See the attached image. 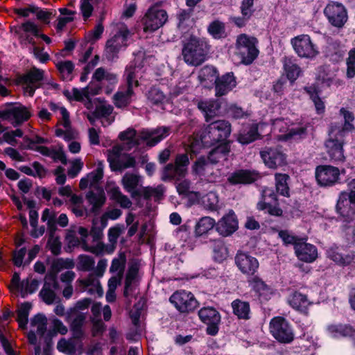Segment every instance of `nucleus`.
<instances>
[{"label": "nucleus", "mask_w": 355, "mask_h": 355, "mask_svg": "<svg viewBox=\"0 0 355 355\" xmlns=\"http://www.w3.org/2000/svg\"><path fill=\"white\" fill-rule=\"evenodd\" d=\"M228 257V250L222 241H216L214 244V259L222 262Z\"/></svg>", "instance_id": "nucleus-58"}, {"label": "nucleus", "mask_w": 355, "mask_h": 355, "mask_svg": "<svg viewBox=\"0 0 355 355\" xmlns=\"http://www.w3.org/2000/svg\"><path fill=\"white\" fill-rule=\"evenodd\" d=\"M337 212L344 218H349L355 214V191H343L336 205Z\"/></svg>", "instance_id": "nucleus-21"}, {"label": "nucleus", "mask_w": 355, "mask_h": 355, "mask_svg": "<svg viewBox=\"0 0 355 355\" xmlns=\"http://www.w3.org/2000/svg\"><path fill=\"white\" fill-rule=\"evenodd\" d=\"M31 111L19 103L8 105L0 111V119L9 121L14 126L21 125L31 116Z\"/></svg>", "instance_id": "nucleus-13"}, {"label": "nucleus", "mask_w": 355, "mask_h": 355, "mask_svg": "<svg viewBox=\"0 0 355 355\" xmlns=\"http://www.w3.org/2000/svg\"><path fill=\"white\" fill-rule=\"evenodd\" d=\"M259 173L255 171L239 170L232 173L227 180L232 184H248L259 178Z\"/></svg>", "instance_id": "nucleus-34"}, {"label": "nucleus", "mask_w": 355, "mask_h": 355, "mask_svg": "<svg viewBox=\"0 0 355 355\" xmlns=\"http://www.w3.org/2000/svg\"><path fill=\"white\" fill-rule=\"evenodd\" d=\"M46 324L47 319L42 314H37L31 320V330L28 334V339L31 344L35 345V355L40 354L42 342L45 339Z\"/></svg>", "instance_id": "nucleus-9"}, {"label": "nucleus", "mask_w": 355, "mask_h": 355, "mask_svg": "<svg viewBox=\"0 0 355 355\" xmlns=\"http://www.w3.org/2000/svg\"><path fill=\"white\" fill-rule=\"evenodd\" d=\"M57 67L64 79H71V74L73 69V64L71 62H60L58 63Z\"/></svg>", "instance_id": "nucleus-62"}, {"label": "nucleus", "mask_w": 355, "mask_h": 355, "mask_svg": "<svg viewBox=\"0 0 355 355\" xmlns=\"http://www.w3.org/2000/svg\"><path fill=\"white\" fill-rule=\"evenodd\" d=\"M284 69L288 79L293 83L300 76L301 69L300 67L295 64L291 58H284Z\"/></svg>", "instance_id": "nucleus-45"}, {"label": "nucleus", "mask_w": 355, "mask_h": 355, "mask_svg": "<svg viewBox=\"0 0 355 355\" xmlns=\"http://www.w3.org/2000/svg\"><path fill=\"white\" fill-rule=\"evenodd\" d=\"M133 94L132 87L128 86L125 92L119 91L114 95V103L116 106L122 107L126 106L130 102Z\"/></svg>", "instance_id": "nucleus-55"}, {"label": "nucleus", "mask_w": 355, "mask_h": 355, "mask_svg": "<svg viewBox=\"0 0 355 355\" xmlns=\"http://www.w3.org/2000/svg\"><path fill=\"white\" fill-rule=\"evenodd\" d=\"M97 93V89L89 91V87H85L83 89L73 88L71 90H66L64 94L69 100L83 101L85 98L88 99L89 95H95Z\"/></svg>", "instance_id": "nucleus-44"}, {"label": "nucleus", "mask_w": 355, "mask_h": 355, "mask_svg": "<svg viewBox=\"0 0 355 355\" xmlns=\"http://www.w3.org/2000/svg\"><path fill=\"white\" fill-rule=\"evenodd\" d=\"M354 328L347 324H333L328 325L327 332L328 335L334 338L346 336H352Z\"/></svg>", "instance_id": "nucleus-38"}, {"label": "nucleus", "mask_w": 355, "mask_h": 355, "mask_svg": "<svg viewBox=\"0 0 355 355\" xmlns=\"http://www.w3.org/2000/svg\"><path fill=\"white\" fill-rule=\"evenodd\" d=\"M218 76V71L214 67L207 65L200 69L198 78L202 87L212 88Z\"/></svg>", "instance_id": "nucleus-33"}, {"label": "nucleus", "mask_w": 355, "mask_h": 355, "mask_svg": "<svg viewBox=\"0 0 355 355\" xmlns=\"http://www.w3.org/2000/svg\"><path fill=\"white\" fill-rule=\"evenodd\" d=\"M231 133L230 123L224 120H218L211 123L205 129L203 135L198 139L196 137L190 140L189 144V151L191 153L197 154L198 150L207 146L223 141Z\"/></svg>", "instance_id": "nucleus-2"}, {"label": "nucleus", "mask_w": 355, "mask_h": 355, "mask_svg": "<svg viewBox=\"0 0 355 355\" xmlns=\"http://www.w3.org/2000/svg\"><path fill=\"white\" fill-rule=\"evenodd\" d=\"M94 259L88 255L81 254L78 257L77 269L83 271H90L94 267Z\"/></svg>", "instance_id": "nucleus-59"}, {"label": "nucleus", "mask_w": 355, "mask_h": 355, "mask_svg": "<svg viewBox=\"0 0 355 355\" xmlns=\"http://www.w3.org/2000/svg\"><path fill=\"white\" fill-rule=\"evenodd\" d=\"M50 110L54 112L56 116L61 120L62 125L68 129L70 126L69 114L67 109L60 104L51 103L49 104Z\"/></svg>", "instance_id": "nucleus-46"}, {"label": "nucleus", "mask_w": 355, "mask_h": 355, "mask_svg": "<svg viewBox=\"0 0 355 355\" xmlns=\"http://www.w3.org/2000/svg\"><path fill=\"white\" fill-rule=\"evenodd\" d=\"M216 226V221L209 216L201 218L196 225L195 233L200 236L211 230L214 226Z\"/></svg>", "instance_id": "nucleus-48"}, {"label": "nucleus", "mask_w": 355, "mask_h": 355, "mask_svg": "<svg viewBox=\"0 0 355 355\" xmlns=\"http://www.w3.org/2000/svg\"><path fill=\"white\" fill-rule=\"evenodd\" d=\"M265 126H266V124L260 123L243 128L238 135L237 141L242 144H248L255 141L260 135L258 131L260 130L262 133V129Z\"/></svg>", "instance_id": "nucleus-32"}, {"label": "nucleus", "mask_w": 355, "mask_h": 355, "mask_svg": "<svg viewBox=\"0 0 355 355\" xmlns=\"http://www.w3.org/2000/svg\"><path fill=\"white\" fill-rule=\"evenodd\" d=\"M345 169L340 170L331 165H321L315 168V175L318 184L322 187H332L340 182V175Z\"/></svg>", "instance_id": "nucleus-11"}, {"label": "nucleus", "mask_w": 355, "mask_h": 355, "mask_svg": "<svg viewBox=\"0 0 355 355\" xmlns=\"http://www.w3.org/2000/svg\"><path fill=\"white\" fill-rule=\"evenodd\" d=\"M270 331L280 343H288L294 338V333L288 321L282 317H275L270 322Z\"/></svg>", "instance_id": "nucleus-14"}, {"label": "nucleus", "mask_w": 355, "mask_h": 355, "mask_svg": "<svg viewBox=\"0 0 355 355\" xmlns=\"http://www.w3.org/2000/svg\"><path fill=\"white\" fill-rule=\"evenodd\" d=\"M277 196L271 189H265L262 191L261 200L257 203L259 210L265 211L273 216H280L282 211L277 205Z\"/></svg>", "instance_id": "nucleus-22"}, {"label": "nucleus", "mask_w": 355, "mask_h": 355, "mask_svg": "<svg viewBox=\"0 0 355 355\" xmlns=\"http://www.w3.org/2000/svg\"><path fill=\"white\" fill-rule=\"evenodd\" d=\"M32 305L29 302H24L20 305L17 311V321L21 328H24L28 322L29 312Z\"/></svg>", "instance_id": "nucleus-56"}, {"label": "nucleus", "mask_w": 355, "mask_h": 355, "mask_svg": "<svg viewBox=\"0 0 355 355\" xmlns=\"http://www.w3.org/2000/svg\"><path fill=\"white\" fill-rule=\"evenodd\" d=\"M69 163L71 166L67 171V173L69 177L73 178L82 171L84 166V163L80 158L74 159Z\"/></svg>", "instance_id": "nucleus-63"}, {"label": "nucleus", "mask_w": 355, "mask_h": 355, "mask_svg": "<svg viewBox=\"0 0 355 355\" xmlns=\"http://www.w3.org/2000/svg\"><path fill=\"white\" fill-rule=\"evenodd\" d=\"M272 125V134L278 140L281 141L301 137L306 133V125L290 127L289 121L282 119L273 121Z\"/></svg>", "instance_id": "nucleus-8"}, {"label": "nucleus", "mask_w": 355, "mask_h": 355, "mask_svg": "<svg viewBox=\"0 0 355 355\" xmlns=\"http://www.w3.org/2000/svg\"><path fill=\"white\" fill-rule=\"evenodd\" d=\"M233 312L239 318L248 319L250 314V305L248 302L235 300L232 302Z\"/></svg>", "instance_id": "nucleus-52"}, {"label": "nucleus", "mask_w": 355, "mask_h": 355, "mask_svg": "<svg viewBox=\"0 0 355 355\" xmlns=\"http://www.w3.org/2000/svg\"><path fill=\"white\" fill-rule=\"evenodd\" d=\"M235 263L239 270L246 275H254L259 268L257 259L243 252H239L235 257Z\"/></svg>", "instance_id": "nucleus-23"}, {"label": "nucleus", "mask_w": 355, "mask_h": 355, "mask_svg": "<svg viewBox=\"0 0 355 355\" xmlns=\"http://www.w3.org/2000/svg\"><path fill=\"white\" fill-rule=\"evenodd\" d=\"M19 28L24 32V33L21 34L19 36L21 42L24 43L33 44V37L26 35V33H30L35 36H38L39 28L37 26L31 21H27L23 23Z\"/></svg>", "instance_id": "nucleus-43"}, {"label": "nucleus", "mask_w": 355, "mask_h": 355, "mask_svg": "<svg viewBox=\"0 0 355 355\" xmlns=\"http://www.w3.org/2000/svg\"><path fill=\"white\" fill-rule=\"evenodd\" d=\"M44 78V71L36 68L32 69L22 78L23 87L25 94L33 96L35 89L40 87Z\"/></svg>", "instance_id": "nucleus-25"}, {"label": "nucleus", "mask_w": 355, "mask_h": 355, "mask_svg": "<svg viewBox=\"0 0 355 355\" xmlns=\"http://www.w3.org/2000/svg\"><path fill=\"white\" fill-rule=\"evenodd\" d=\"M82 283L91 294H97L98 296L103 295V291L99 279L93 274H90L87 279L82 280Z\"/></svg>", "instance_id": "nucleus-49"}, {"label": "nucleus", "mask_w": 355, "mask_h": 355, "mask_svg": "<svg viewBox=\"0 0 355 355\" xmlns=\"http://www.w3.org/2000/svg\"><path fill=\"white\" fill-rule=\"evenodd\" d=\"M130 35L129 29L123 24H119L114 33L106 44L105 52L109 60H113L119 51L127 46V41Z\"/></svg>", "instance_id": "nucleus-7"}, {"label": "nucleus", "mask_w": 355, "mask_h": 355, "mask_svg": "<svg viewBox=\"0 0 355 355\" xmlns=\"http://www.w3.org/2000/svg\"><path fill=\"white\" fill-rule=\"evenodd\" d=\"M346 64V76L349 79L353 78L355 77V48L349 51Z\"/></svg>", "instance_id": "nucleus-61"}, {"label": "nucleus", "mask_w": 355, "mask_h": 355, "mask_svg": "<svg viewBox=\"0 0 355 355\" xmlns=\"http://www.w3.org/2000/svg\"><path fill=\"white\" fill-rule=\"evenodd\" d=\"M208 32L216 39L221 38L225 35V26L219 21H214L209 24Z\"/></svg>", "instance_id": "nucleus-60"}, {"label": "nucleus", "mask_w": 355, "mask_h": 355, "mask_svg": "<svg viewBox=\"0 0 355 355\" xmlns=\"http://www.w3.org/2000/svg\"><path fill=\"white\" fill-rule=\"evenodd\" d=\"M75 263L71 259H57L51 263V270L46 275V279L53 282L54 288H58L57 282V275L64 269H71L74 267Z\"/></svg>", "instance_id": "nucleus-27"}, {"label": "nucleus", "mask_w": 355, "mask_h": 355, "mask_svg": "<svg viewBox=\"0 0 355 355\" xmlns=\"http://www.w3.org/2000/svg\"><path fill=\"white\" fill-rule=\"evenodd\" d=\"M304 90L313 102L316 113L322 114L325 111V105L324 101L319 96L318 88L315 85H311L305 87Z\"/></svg>", "instance_id": "nucleus-40"}, {"label": "nucleus", "mask_w": 355, "mask_h": 355, "mask_svg": "<svg viewBox=\"0 0 355 355\" xmlns=\"http://www.w3.org/2000/svg\"><path fill=\"white\" fill-rule=\"evenodd\" d=\"M201 205L208 210H218L220 208L218 194L216 192L210 191L202 196Z\"/></svg>", "instance_id": "nucleus-51"}, {"label": "nucleus", "mask_w": 355, "mask_h": 355, "mask_svg": "<svg viewBox=\"0 0 355 355\" xmlns=\"http://www.w3.org/2000/svg\"><path fill=\"white\" fill-rule=\"evenodd\" d=\"M260 156L269 168L276 169L286 164V155L279 147H265L260 151Z\"/></svg>", "instance_id": "nucleus-18"}, {"label": "nucleus", "mask_w": 355, "mask_h": 355, "mask_svg": "<svg viewBox=\"0 0 355 355\" xmlns=\"http://www.w3.org/2000/svg\"><path fill=\"white\" fill-rule=\"evenodd\" d=\"M343 139L337 136L336 130L334 127L329 131V138L324 144L326 152L331 162L339 164L345 161L343 150Z\"/></svg>", "instance_id": "nucleus-12"}, {"label": "nucleus", "mask_w": 355, "mask_h": 355, "mask_svg": "<svg viewBox=\"0 0 355 355\" xmlns=\"http://www.w3.org/2000/svg\"><path fill=\"white\" fill-rule=\"evenodd\" d=\"M275 179L277 191L281 195L288 197L289 196V188L288 187L289 176L284 173H276Z\"/></svg>", "instance_id": "nucleus-53"}, {"label": "nucleus", "mask_w": 355, "mask_h": 355, "mask_svg": "<svg viewBox=\"0 0 355 355\" xmlns=\"http://www.w3.org/2000/svg\"><path fill=\"white\" fill-rule=\"evenodd\" d=\"M252 289L259 295L261 300H268L274 295V289L266 284L261 279L255 277L250 282Z\"/></svg>", "instance_id": "nucleus-36"}, {"label": "nucleus", "mask_w": 355, "mask_h": 355, "mask_svg": "<svg viewBox=\"0 0 355 355\" xmlns=\"http://www.w3.org/2000/svg\"><path fill=\"white\" fill-rule=\"evenodd\" d=\"M238 229V220L234 212L230 210L216 223L217 232L223 236L231 235Z\"/></svg>", "instance_id": "nucleus-26"}, {"label": "nucleus", "mask_w": 355, "mask_h": 355, "mask_svg": "<svg viewBox=\"0 0 355 355\" xmlns=\"http://www.w3.org/2000/svg\"><path fill=\"white\" fill-rule=\"evenodd\" d=\"M78 234H80V238H81V241H82V243H81V245H82V248L85 250V251H88V252H91L92 253H94V254H99L100 252H101L102 250H103V247H102V245L101 244H98L97 245V247H94V246H89L86 243V238L88 236V230L87 228H85L83 227H79L78 229Z\"/></svg>", "instance_id": "nucleus-54"}, {"label": "nucleus", "mask_w": 355, "mask_h": 355, "mask_svg": "<svg viewBox=\"0 0 355 355\" xmlns=\"http://www.w3.org/2000/svg\"><path fill=\"white\" fill-rule=\"evenodd\" d=\"M327 257L339 265H348L352 262L354 259V254H343L339 252L337 247L330 248L327 251Z\"/></svg>", "instance_id": "nucleus-41"}, {"label": "nucleus", "mask_w": 355, "mask_h": 355, "mask_svg": "<svg viewBox=\"0 0 355 355\" xmlns=\"http://www.w3.org/2000/svg\"><path fill=\"white\" fill-rule=\"evenodd\" d=\"M295 252L300 260L307 263L314 261L318 257L316 248L302 241L295 244Z\"/></svg>", "instance_id": "nucleus-29"}, {"label": "nucleus", "mask_w": 355, "mask_h": 355, "mask_svg": "<svg viewBox=\"0 0 355 355\" xmlns=\"http://www.w3.org/2000/svg\"><path fill=\"white\" fill-rule=\"evenodd\" d=\"M40 282L32 277H28L20 280L19 275L15 272L12 275L11 283L9 286L10 291L15 294H19L25 297L29 294L35 293L39 288Z\"/></svg>", "instance_id": "nucleus-16"}, {"label": "nucleus", "mask_w": 355, "mask_h": 355, "mask_svg": "<svg viewBox=\"0 0 355 355\" xmlns=\"http://www.w3.org/2000/svg\"><path fill=\"white\" fill-rule=\"evenodd\" d=\"M200 320L207 325V333L215 336L218 331L220 322V313L213 307H203L198 311Z\"/></svg>", "instance_id": "nucleus-20"}, {"label": "nucleus", "mask_w": 355, "mask_h": 355, "mask_svg": "<svg viewBox=\"0 0 355 355\" xmlns=\"http://www.w3.org/2000/svg\"><path fill=\"white\" fill-rule=\"evenodd\" d=\"M198 108L204 113L207 121L218 115L220 105L216 101H201L198 104Z\"/></svg>", "instance_id": "nucleus-39"}, {"label": "nucleus", "mask_w": 355, "mask_h": 355, "mask_svg": "<svg viewBox=\"0 0 355 355\" xmlns=\"http://www.w3.org/2000/svg\"><path fill=\"white\" fill-rule=\"evenodd\" d=\"M103 162L98 161L95 169L80 179L79 184L80 189L84 190L88 187L98 189V184L103 177Z\"/></svg>", "instance_id": "nucleus-24"}, {"label": "nucleus", "mask_w": 355, "mask_h": 355, "mask_svg": "<svg viewBox=\"0 0 355 355\" xmlns=\"http://www.w3.org/2000/svg\"><path fill=\"white\" fill-rule=\"evenodd\" d=\"M168 15L166 10L157 6H151L142 19L143 29L145 33H153L166 23Z\"/></svg>", "instance_id": "nucleus-10"}, {"label": "nucleus", "mask_w": 355, "mask_h": 355, "mask_svg": "<svg viewBox=\"0 0 355 355\" xmlns=\"http://www.w3.org/2000/svg\"><path fill=\"white\" fill-rule=\"evenodd\" d=\"M171 133L169 127H159L155 129L143 130L138 136L133 128H128L121 132L119 139L122 144L115 145L112 149L107 150V161L112 171H121L127 168L133 167L135 164L134 157L130 155L123 153V150H130L136 146L145 143L146 146L152 147L168 137Z\"/></svg>", "instance_id": "nucleus-1"}, {"label": "nucleus", "mask_w": 355, "mask_h": 355, "mask_svg": "<svg viewBox=\"0 0 355 355\" xmlns=\"http://www.w3.org/2000/svg\"><path fill=\"white\" fill-rule=\"evenodd\" d=\"M216 95L221 96L227 94L236 85V82L232 73H227L221 77H218L214 83Z\"/></svg>", "instance_id": "nucleus-31"}, {"label": "nucleus", "mask_w": 355, "mask_h": 355, "mask_svg": "<svg viewBox=\"0 0 355 355\" xmlns=\"http://www.w3.org/2000/svg\"><path fill=\"white\" fill-rule=\"evenodd\" d=\"M140 266L137 262H132L129 266L125 282L124 295L128 297L133 294L139 279Z\"/></svg>", "instance_id": "nucleus-28"}, {"label": "nucleus", "mask_w": 355, "mask_h": 355, "mask_svg": "<svg viewBox=\"0 0 355 355\" xmlns=\"http://www.w3.org/2000/svg\"><path fill=\"white\" fill-rule=\"evenodd\" d=\"M291 44L298 57L309 60L315 59L320 53L318 46L307 34H301L291 40Z\"/></svg>", "instance_id": "nucleus-5"}, {"label": "nucleus", "mask_w": 355, "mask_h": 355, "mask_svg": "<svg viewBox=\"0 0 355 355\" xmlns=\"http://www.w3.org/2000/svg\"><path fill=\"white\" fill-rule=\"evenodd\" d=\"M288 302L293 309L301 312H306L311 304L307 297L300 292L291 293L288 298Z\"/></svg>", "instance_id": "nucleus-37"}, {"label": "nucleus", "mask_w": 355, "mask_h": 355, "mask_svg": "<svg viewBox=\"0 0 355 355\" xmlns=\"http://www.w3.org/2000/svg\"><path fill=\"white\" fill-rule=\"evenodd\" d=\"M208 164L204 157H199L192 166V172L196 175L202 176L205 175Z\"/></svg>", "instance_id": "nucleus-64"}, {"label": "nucleus", "mask_w": 355, "mask_h": 355, "mask_svg": "<svg viewBox=\"0 0 355 355\" xmlns=\"http://www.w3.org/2000/svg\"><path fill=\"white\" fill-rule=\"evenodd\" d=\"M56 289L57 288H54L53 287V282H52V285L46 282L40 293V295L45 303L51 304L54 302L55 297L53 290Z\"/></svg>", "instance_id": "nucleus-57"}, {"label": "nucleus", "mask_w": 355, "mask_h": 355, "mask_svg": "<svg viewBox=\"0 0 355 355\" xmlns=\"http://www.w3.org/2000/svg\"><path fill=\"white\" fill-rule=\"evenodd\" d=\"M328 21L334 26L342 28L348 19L345 7L336 1L329 2L324 9Z\"/></svg>", "instance_id": "nucleus-15"}, {"label": "nucleus", "mask_w": 355, "mask_h": 355, "mask_svg": "<svg viewBox=\"0 0 355 355\" xmlns=\"http://www.w3.org/2000/svg\"><path fill=\"white\" fill-rule=\"evenodd\" d=\"M338 68L330 65L319 67L316 71V79L322 84L327 86L338 87L344 85V81L337 78Z\"/></svg>", "instance_id": "nucleus-19"}, {"label": "nucleus", "mask_w": 355, "mask_h": 355, "mask_svg": "<svg viewBox=\"0 0 355 355\" xmlns=\"http://www.w3.org/2000/svg\"><path fill=\"white\" fill-rule=\"evenodd\" d=\"M87 198L92 205V211L94 212L97 211L105 202V193L102 189H98L96 193L89 191L87 194Z\"/></svg>", "instance_id": "nucleus-47"}, {"label": "nucleus", "mask_w": 355, "mask_h": 355, "mask_svg": "<svg viewBox=\"0 0 355 355\" xmlns=\"http://www.w3.org/2000/svg\"><path fill=\"white\" fill-rule=\"evenodd\" d=\"M230 151V141L222 142L209 153L208 159L211 163H216L221 159H226Z\"/></svg>", "instance_id": "nucleus-42"}, {"label": "nucleus", "mask_w": 355, "mask_h": 355, "mask_svg": "<svg viewBox=\"0 0 355 355\" xmlns=\"http://www.w3.org/2000/svg\"><path fill=\"white\" fill-rule=\"evenodd\" d=\"M137 62L136 60L134 62H131L127 67L125 72L128 86L132 88L138 86L139 79L142 77L144 73L143 66L140 64H137Z\"/></svg>", "instance_id": "nucleus-35"}, {"label": "nucleus", "mask_w": 355, "mask_h": 355, "mask_svg": "<svg viewBox=\"0 0 355 355\" xmlns=\"http://www.w3.org/2000/svg\"><path fill=\"white\" fill-rule=\"evenodd\" d=\"M121 182L124 189L130 193L132 197L142 193V189L140 188L141 178L139 175L127 173L123 177Z\"/></svg>", "instance_id": "nucleus-30"}, {"label": "nucleus", "mask_w": 355, "mask_h": 355, "mask_svg": "<svg viewBox=\"0 0 355 355\" xmlns=\"http://www.w3.org/2000/svg\"><path fill=\"white\" fill-rule=\"evenodd\" d=\"M208 50V44L203 39L191 35L184 41L182 55L187 64L197 66L205 61Z\"/></svg>", "instance_id": "nucleus-3"}, {"label": "nucleus", "mask_w": 355, "mask_h": 355, "mask_svg": "<svg viewBox=\"0 0 355 355\" xmlns=\"http://www.w3.org/2000/svg\"><path fill=\"white\" fill-rule=\"evenodd\" d=\"M189 159L188 155L179 154L176 156L174 164H168L162 171L161 179L163 181L180 180L187 174Z\"/></svg>", "instance_id": "nucleus-6"}, {"label": "nucleus", "mask_w": 355, "mask_h": 355, "mask_svg": "<svg viewBox=\"0 0 355 355\" xmlns=\"http://www.w3.org/2000/svg\"><path fill=\"white\" fill-rule=\"evenodd\" d=\"M171 304L181 313H189L198 306V301L189 291L184 290L175 292L169 299Z\"/></svg>", "instance_id": "nucleus-17"}, {"label": "nucleus", "mask_w": 355, "mask_h": 355, "mask_svg": "<svg viewBox=\"0 0 355 355\" xmlns=\"http://www.w3.org/2000/svg\"><path fill=\"white\" fill-rule=\"evenodd\" d=\"M257 40L254 37L241 34L236 38V54L239 56L241 62L245 64H251L258 56L257 48Z\"/></svg>", "instance_id": "nucleus-4"}, {"label": "nucleus", "mask_w": 355, "mask_h": 355, "mask_svg": "<svg viewBox=\"0 0 355 355\" xmlns=\"http://www.w3.org/2000/svg\"><path fill=\"white\" fill-rule=\"evenodd\" d=\"M93 79L103 82L105 84L114 85L117 83L116 74L109 72L102 67L98 68L95 71L93 75Z\"/></svg>", "instance_id": "nucleus-50"}]
</instances>
